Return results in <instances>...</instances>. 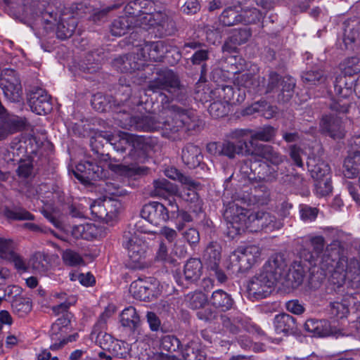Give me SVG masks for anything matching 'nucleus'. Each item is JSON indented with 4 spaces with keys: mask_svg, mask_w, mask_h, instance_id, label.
I'll list each match as a JSON object with an SVG mask.
<instances>
[{
    "mask_svg": "<svg viewBox=\"0 0 360 360\" xmlns=\"http://www.w3.org/2000/svg\"><path fill=\"white\" fill-rule=\"evenodd\" d=\"M64 263L68 266H78L84 264L82 257L77 252L72 250H66L62 255Z\"/></svg>",
    "mask_w": 360,
    "mask_h": 360,
    "instance_id": "nucleus-52",
    "label": "nucleus"
},
{
    "mask_svg": "<svg viewBox=\"0 0 360 360\" xmlns=\"http://www.w3.org/2000/svg\"><path fill=\"white\" fill-rule=\"evenodd\" d=\"M83 9V4H79L74 8H65L60 1L49 4L45 6V3L39 6V10L41 14V20L44 25V29L47 31L52 30L56 26V36L58 38L65 39L70 37L74 33L77 21L74 16L79 15L82 13H86L88 11H81Z\"/></svg>",
    "mask_w": 360,
    "mask_h": 360,
    "instance_id": "nucleus-4",
    "label": "nucleus"
},
{
    "mask_svg": "<svg viewBox=\"0 0 360 360\" xmlns=\"http://www.w3.org/2000/svg\"><path fill=\"white\" fill-rule=\"evenodd\" d=\"M198 185L190 178L189 184H181V191L178 189V193L175 196H179L184 200L190 202H198V195L196 192Z\"/></svg>",
    "mask_w": 360,
    "mask_h": 360,
    "instance_id": "nucleus-36",
    "label": "nucleus"
},
{
    "mask_svg": "<svg viewBox=\"0 0 360 360\" xmlns=\"http://www.w3.org/2000/svg\"><path fill=\"white\" fill-rule=\"evenodd\" d=\"M154 193L162 198L172 197L178 193L177 187L165 179H159L153 181Z\"/></svg>",
    "mask_w": 360,
    "mask_h": 360,
    "instance_id": "nucleus-31",
    "label": "nucleus"
},
{
    "mask_svg": "<svg viewBox=\"0 0 360 360\" xmlns=\"http://www.w3.org/2000/svg\"><path fill=\"white\" fill-rule=\"evenodd\" d=\"M12 258L8 260L13 262L15 267L20 271L25 272L30 270L29 261L25 262L16 252L12 255Z\"/></svg>",
    "mask_w": 360,
    "mask_h": 360,
    "instance_id": "nucleus-62",
    "label": "nucleus"
},
{
    "mask_svg": "<svg viewBox=\"0 0 360 360\" xmlns=\"http://www.w3.org/2000/svg\"><path fill=\"white\" fill-rule=\"evenodd\" d=\"M137 49L136 56H124L115 60L114 65L121 72H129L143 68L148 60L159 61L164 57L165 46L162 41L144 43Z\"/></svg>",
    "mask_w": 360,
    "mask_h": 360,
    "instance_id": "nucleus-7",
    "label": "nucleus"
},
{
    "mask_svg": "<svg viewBox=\"0 0 360 360\" xmlns=\"http://www.w3.org/2000/svg\"><path fill=\"white\" fill-rule=\"evenodd\" d=\"M191 117L190 112L174 105L163 106L158 117L145 115L141 117H127L124 122L121 121L124 128L143 131H162V135L172 138V134L179 131L184 126L189 125Z\"/></svg>",
    "mask_w": 360,
    "mask_h": 360,
    "instance_id": "nucleus-2",
    "label": "nucleus"
},
{
    "mask_svg": "<svg viewBox=\"0 0 360 360\" xmlns=\"http://www.w3.org/2000/svg\"><path fill=\"white\" fill-rule=\"evenodd\" d=\"M359 36V33L357 30H345L343 40L346 48H349V46L354 43Z\"/></svg>",
    "mask_w": 360,
    "mask_h": 360,
    "instance_id": "nucleus-63",
    "label": "nucleus"
},
{
    "mask_svg": "<svg viewBox=\"0 0 360 360\" xmlns=\"http://www.w3.org/2000/svg\"><path fill=\"white\" fill-rule=\"evenodd\" d=\"M302 79L309 86L321 84L327 79L326 77L319 71H307L302 74Z\"/></svg>",
    "mask_w": 360,
    "mask_h": 360,
    "instance_id": "nucleus-48",
    "label": "nucleus"
},
{
    "mask_svg": "<svg viewBox=\"0 0 360 360\" xmlns=\"http://www.w3.org/2000/svg\"><path fill=\"white\" fill-rule=\"evenodd\" d=\"M165 174L174 180H178L181 184H189L190 177L180 174L176 168L169 167L165 169Z\"/></svg>",
    "mask_w": 360,
    "mask_h": 360,
    "instance_id": "nucleus-59",
    "label": "nucleus"
},
{
    "mask_svg": "<svg viewBox=\"0 0 360 360\" xmlns=\"http://www.w3.org/2000/svg\"><path fill=\"white\" fill-rule=\"evenodd\" d=\"M252 155L261 157L274 165H278L283 162V158L275 152L272 148L267 145H261L252 149Z\"/></svg>",
    "mask_w": 360,
    "mask_h": 360,
    "instance_id": "nucleus-33",
    "label": "nucleus"
},
{
    "mask_svg": "<svg viewBox=\"0 0 360 360\" xmlns=\"http://www.w3.org/2000/svg\"><path fill=\"white\" fill-rule=\"evenodd\" d=\"M143 219L150 224L158 226L167 222L172 218L169 209L162 203L158 202H150L146 204L141 212Z\"/></svg>",
    "mask_w": 360,
    "mask_h": 360,
    "instance_id": "nucleus-18",
    "label": "nucleus"
},
{
    "mask_svg": "<svg viewBox=\"0 0 360 360\" xmlns=\"http://www.w3.org/2000/svg\"><path fill=\"white\" fill-rule=\"evenodd\" d=\"M330 285L332 286V288L335 290L334 286L330 283ZM345 290H346L345 294L344 295V297L340 302L335 301L330 303V314L331 318L333 319H335L337 320H344L345 318H347V315L349 313V305L351 303H352L356 307L357 309H360L359 303H354V302H356V300L354 299V297H355V294L352 290L347 288V287L345 285H344L343 287L340 288V290L336 289L335 291L344 292Z\"/></svg>",
    "mask_w": 360,
    "mask_h": 360,
    "instance_id": "nucleus-16",
    "label": "nucleus"
},
{
    "mask_svg": "<svg viewBox=\"0 0 360 360\" xmlns=\"http://www.w3.org/2000/svg\"><path fill=\"white\" fill-rule=\"evenodd\" d=\"M125 17L134 22L135 26L144 29L155 25L164 26L168 20L167 15L156 11L155 4L149 0H135L129 2L124 7Z\"/></svg>",
    "mask_w": 360,
    "mask_h": 360,
    "instance_id": "nucleus-6",
    "label": "nucleus"
},
{
    "mask_svg": "<svg viewBox=\"0 0 360 360\" xmlns=\"http://www.w3.org/2000/svg\"><path fill=\"white\" fill-rule=\"evenodd\" d=\"M202 265L198 259H190L184 266V278L187 281H194L201 275Z\"/></svg>",
    "mask_w": 360,
    "mask_h": 360,
    "instance_id": "nucleus-35",
    "label": "nucleus"
},
{
    "mask_svg": "<svg viewBox=\"0 0 360 360\" xmlns=\"http://www.w3.org/2000/svg\"><path fill=\"white\" fill-rule=\"evenodd\" d=\"M288 311L295 314H301L304 311V307L298 300H293L286 303Z\"/></svg>",
    "mask_w": 360,
    "mask_h": 360,
    "instance_id": "nucleus-64",
    "label": "nucleus"
},
{
    "mask_svg": "<svg viewBox=\"0 0 360 360\" xmlns=\"http://www.w3.org/2000/svg\"><path fill=\"white\" fill-rule=\"evenodd\" d=\"M207 297L202 292L189 294L186 297V302L189 307L193 309L202 307L207 302Z\"/></svg>",
    "mask_w": 360,
    "mask_h": 360,
    "instance_id": "nucleus-50",
    "label": "nucleus"
},
{
    "mask_svg": "<svg viewBox=\"0 0 360 360\" xmlns=\"http://www.w3.org/2000/svg\"><path fill=\"white\" fill-rule=\"evenodd\" d=\"M340 334L342 335L346 336H360V317L357 319L356 321H354L349 323V326L347 328L341 329Z\"/></svg>",
    "mask_w": 360,
    "mask_h": 360,
    "instance_id": "nucleus-61",
    "label": "nucleus"
},
{
    "mask_svg": "<svg viewBox=\"0 0 360 360\" xmlns=\"http://www.w3.org/2000/svg\"><path fill=\"white\" fill-rule=\"evenodd\" d=\"M233 84L239 91L236 98H234L235 91L231 85L219 86L211 94L226 104H229L231 101L233 103L243 102L245 97V89L250 93H258L260 91L259 82L248 73L235 77Z\"/></svg>",
    "mask_w": 360,
    "mask_h": 360,
    "instance_id": "nucleus-8",
    "label": "nucleus"
},
{
    "mask_svg": "<svg viewBox=\"0 0 360 360\" xmlns=\"http://www.w3.org/2000/svg\"><path fill=\"white\" fill-rule=\"evenodd\" d=\"M210 303L216 308L226 311L231 308L233 301L228 293L222 290H217L213 292L210 300Z\"/></svg>",
    "mask_w": 360,
    "mask_h": 360,
    "instance_id": "nucleus-32",
    "label": "nucleus"
},
{
    "mask_svg": "<svg viewBox=\"0 0 360 360\" xmlns=\"http://www.w3.org/2000/svg\"><path fill=\"white\" fill-rule=\"evenodd\" d=\"M6 215L8 218L18 220H31L33 219L32 214L25 210H7Z\"/></svg>",
    "mask_w": 360,
    "mask_h": 360,
    "instance_id": "nucleus-58",
    "label": "nucleus"
},
{
    "mask_svg": "<svg viewBox=\"0 0 360 360\" xmlns=\"http://www.w3.org/2000/svg\"><path fill=\"white\" fill-rule=\"evenodd\" d=\"M120 323L122 326L131 330H136L140 324V317L133 307H129L122 310L120 314Z\"/></svg>",
    "mask_w": 360,
    "mask_h": 360,
    "instance_id": "nucleus-30",
    "label": "nucleus"
},
{
    "mask_svg": "<svg viewBox=\"0 0 360 360\" xmlns=\"http://www.w3.org/2000/svg\"><path fill=\"white\" fill-rule=\"evenodd\" d=\"M241 20V15H238L237 12L229 8L224 11L220 16V21L225 26H232Z\"/></svg>",
    "mask_w": 360,
    "mask_h": 360,
    "instance_id": "nucleus-51",
    "label": "nucleus"
},
{
    "mask_svg": "<svg viewBox=\"0 0 360 360\" xmlns=\"http://www.w3.org/2000/svg\"><path fill=\"white\" fill-rule=\"evenodd\" d=\"M179 340L173 335H165L160 342V348L169 353L167 354H173L179 347Z\"/></svg>",
    "mask_w": 360,
    "mask_h": 360,
    "instance_id": "nucleus-49",
    "label": "nucleus"
},
{
    "mask_svg": "<svg viewBox=\"0 0 360 360\" xmlns=\"http://www.w3.org/2000/svg\"><path fill=\"white\" fill-rule=\"evenodd\" d=\"M149 88L153 92L158 90H165L169 94L168 96L172 99H180L179 95L182 92L177 77L174 72L169 70L163 71L158 78L150 84ZM160 96L163 101V98L167 97V95L160 94Z\"/></svg>",
    "mask_w": 360,
    "mask_h": 360,
    "instance_id": "nucleus-13",
    "label": "nucleus"
},
{
    "mask_svg": "<svg viewBox=\"0 0 360 360\" xmlns=\"http://www.w3.org/2000/svg\"><path fill=\"white\" fill-rule=\"evenodd\" d=\"M220 248L216 243H210L206 248L204 258L207 261L210 268H215L218 266L220 259Z\"/></svg>",
    "mask_w": 360,
    "mask_h": 360,
    "instance_id": "nucleus-41",
    "label": "nucleus"
},
{
    "mask_svg": "<svg viewBox=\"0 0 360 360\" xmlns=\"http://www.w3.org/2000/svg\"><path fill=\"white\" fill-rule=\"evenodd\" d=\"M70 319L68 314L58 318L53 323L51 328V338L53 340L58 341V342H56L50 346L52 350L58 349L68 342H74L78 338L77 333H74L67 338L65 337V335L70 331Z\"/></svg>",
    "mask_w": 360,
    "mask_h": 360,
    "instance_id": "nucleus-15",
    "label": "nucleus"
},
{
    "mask_svg": "<svg viewBox=\"0 0 360 360\" xmlns=\"http://www.w3.org/2000/svg\"><path fill=\"white\" fill-rule=\"evenodd\" d=\"M1 86L5 97L12 102L20 101L22 94L20 82L16 77H2Z\"/></svg>",
    "mask_w": 360,
    "mask_h": 360,
    "instance_id": "nucleus-21",
    "label": "nucleus"
},
{
    "mask_svg": "<svg viewBox=\"0 0 360 360\" xmlns=\"http://www.w3.org/2000/svg\"><path fill=\"white\" fill-rule=\"evenodd\" d=\"M323 131L328 132L333 139H340L344 136V130L339 120L330 116H325L321 122Z\"/></svg>",
    "mask_w": 360,
    "mask_h": 360,
    "instance_id": "nucleus-26",
    "label": "nucleus"
},
{
    "mask_svg": "<svg viewBox=\"0 0 360 360\" xmlns=\"http://www.w3.org/2000/svg\"><path fill=\"white\" fill-rule=\"evenodd\" d=\"M315 191L320 196H325L330 193L332 191L330 177L316 181Z\"/></svg>",
    "mask_w": 360,
    "mask_h": 360,
    "instance_id": "nucleus-54",
    "label": "nucleus"
},
{
    "mask_svg": "<svg viewBox=\"0 0 360 360\" xmlns=\"http://www.w3.org/2000/svg\"><path fill=\"white\" fill-rule=\"evenodd\" d=\"M274 129L270 126H266L262 129L261 130L252 134L250 136V140L249 141V142H248V143L251 149H254L255 147L260 146L262 145L257 144L255 143L256 140L268 141L274 137Z\"/></svg>",
    "mask_w": 360,
    "mask_h": 360,
    "instance_id": "nucleus-39",
    "label": "nucleus"
},
{
    "mask_svg": "<svg viewBox=\"0 0 360 360\" xmlns=\"http://www.w3.org/2000/svg\"><path fill=\"white\" fill-rule=\"evenodd\" d=\"M100 232V229L94 224L86 223L74 226L71 233L77 239L91 240L98 236Z\"/></svg>",
    "mask_w": 360,
    "mask_h": 360,
    "instance_id": "nucleus-24",
    "label": "nucleus"
},
{
    "mask_svg": "<svg viewBox=\"0 0 360 360\" xmlns=\"http://www.w3.org/2000/svg\"><path fill=\"white\" fill-rule=\"evenodd\" d=\"M29 268L35 273L42 274L46 272L49 269V262L46 257L41 253L34 254L29 259Z\"/></svg>",
    "mask_w": 360,
    "mask_h": 360,
    "instance_id": "nucleus-37",
    "label": "nucleus"
},
{
    "mask_svg": "<svg viewBox=\"0 0 360 360\" xmlns=\"http://www.w3.org/2000/svg\"><path fill=\"white\" fill-rule=\"evenodd\" d=\"M107 141L113 148L120 153L128 152L129 155L139 160L144 155L143 139L134 134L118 131L114 134L108 135Z\"/></svg>",
    "mask_w": 360,
    "mask_h": 360,
    "instance_id": "nucleus-9",
    "label": "nucleus"
},
{
    "mask_svg": "<svg viewBox=\"0 0 360 360\" xmlns=\"http://www.w3.org/2000/svg\"><path fill=\"white\" fill-rule=\"evenodd\" d=\"M15 244L10 238H0V257L4 259L12 258L15 252Z\"/></svg>",
    "mask_w": 360,
    "mask_h": 360,
    "instance_id": "nucleus-47",
    "label": "nucleus"
},
{
    "mask_svg": "<svg viewBox=\"0 0 360 360\" xmlns=\"http://www.w3.org/2000/svg\"><path fill=\"white\" fill-rule=\"evenodd\" d=\"M210 98L212 99H216L209 107V112L212 117L217 118L223 117L228 113L229 104H226L221 99L213 96V95H211Z\"/></svg>",
    "mask_w": 360,
    "mask_h": 360,
    "instance_id": "nucleus-43",
    "label": "nucleus"
},
{
    "mask_svg": "<svg viewBox=\"0 0 360 360\" xmlns=\"http://www.w3.org/2000/svg\"><path fill=\"white\" fill-rule=\"evenodd\" d=\"M20 178H28L32 173V165L30 161H21L17 169Z\"/></svg>",
    "mask_w": 360,
    "mask_h": 360,
    "instance_id": "nucleus-60",
    "label": "nucleus"
},
{
    "mask_svg": "<svg viewBox=\"0 0 360 360\" xmlns=\"http://www.w3.org/2000/svg\"><path fill=\"white\" fill-rule=\"evenodd\" d=\"M159 282L153 278L138 279L130 285L129 292L136 300L146 301L160 293Z\"/></svg>",
    "mask_w": 360,
    "mask_h": 360,
    "instance_id": "nucleus-17",
    "label": "nucleus"
},
{
    "mask_svg": "<svg viewBox=\"0 0 360 360\" xmlns=\"http://www.w3.org/2000/svg\"><path fill=\"white\" fill-rule=\"evenodd\" d=\"M319 265L326 275L330 274L329 283L335 290H340L345 285L354 292V303L359 302L360 305V263L357 259L348 260L340 255V248L334 244L327 248Z\"/></svg>",
    "mask_w": 360,
    "mask_h": 360,
    "instance_id": "nucleus-1",
    "label": "nucleus"
},
{
    "mask_svg": "<svg viewBox=\"0 0 360 360\" xmlns=\"http://www.w3.org/2000/svg\"><path fill=\"white\" fill-rule=\"evenodd\" d=\"M281 84L282 86V94L279 96V99L283 102H286L292 96L295 81L292 77L288 76L282 79Z\"/></svg>",
    "mask_w": 360,
    "mask_h": 360,
    "instance_id": "nucleus-46",
    "label": "nucleus"
},
{
    "mask_svg": "<svg viewBox=\"0 0 360 360\" xmlns=\"http://www.w3.org/2000/svg\"><path fill=\"white\" fill-rule=\"evenodd\" d=\"M98 342L104 350H108L118 358L126 359L130 355L129 345L124 341L115 340L109 334L98 335Z\"/></svg>",
    "mask_w": 360,
    "mask_h": 360,
    "instance_id": "nucleus-19",
    "label": "nucleus"
},
{
    "mask_svg": "<svg viewBox=\"0 0 360 360\" xmlns=\"http://www.w3.org/2000/svg\"><path fill=\"white\" fill-rule=\"evenodd\" d=\"M185 253V248L182 246H179L176 241L174 244L171 253L169 252L165 243L161 242L155 253V260L171 264L174 262L172 255L181 257L184 256Z\"/></svg>",
    "mask_w": 360,
    "mask_h": 360,
    "instance_id": "nucleus-23",
    "label": "nucleus"
},
{
    "mask_svg": "<svg viewBox=\"0 0 360 360\" xmlns=\"http://www.w3.org/2000/svg\"><path fill=\"white\" fill-rule=\"evenodd\" d=\"M110 205L117 206L120 205V203L117 200H111L110 199H105L101 205V202H94L90 206V209L91 210V213L94 214L96 216L103 218L104 216H107L108 212H106L107 208Z\"/></svg>",
    "mask_w": 360,
    "mask_h": 360,
    "instance_id": "nucleus-44",
    "label": "nucleus"
},
{
    "mask_svg": "<svg viewBox=\"0 0 360 360\" xmlns=\"http://www.w3.org/2000/svg\"><path fill=\"white\" fill-rule=\"evenodd\" d=\"M307 167L315 181L330 177L329 165L322 160L316 161L314 159H310L307 162Z\"/></svg>",
    "mask_w": 360,
    "mask_h": 360,
    "instance_id": "nucleus-27",
    "label": "nucleus"
},
{
    "mask_svg": "<svg viewBox=\"0 0 360 360\" xmlns=\"http://www.w3.org/2000/svg\"><path fill=\"white\" fill-rule=\"evenodd\" d=\"M176 227L179 231H181L184 227V224L192 221V217L184 210H178L174 215Z\"/></svg>",
    "mask_w": 360,
    "mask_h": 360,
    "instance_id": "nucleus-56",
    "label": "nucleus"
},
{
    "mask_svg": "<svg viewBox=\"0 0 360 360\" xmlns=\"http://www.w3.org/2000/svg\"><path fill=\"white\" fill-rule=\"evenodd\" d=\"M28 103L33 112L37 115L46 114L51 110L50 97L44 89H38L30 94Z\"/></svg>",
    "mask_w": 360,
    "mask_h": 360,
    "instance_id": "nucleus-20",
    "label": "nucleus"
},
{
    "mask_svg": "<svg viewBox=\"0 0 360 360\" xmlns=\"http://www.w3.org/2000/svg\"><path fill=\"white\" fill-rule=\"evenodd\" d=\"M201 150L199 147L188 144L182 150V160L189 167L194 168L201 162Z\"/></svg>",
    "mask_w": 360,
    "mask_h": 360,
    "instance_id": "nucleus-25",
    "label": "nucleus"
},
{
    "mask_svg": "<svg viewBox=\"0 0 360 360\" xmlns=\"http://www.w3.org/2000/svg\"><path fill=\"white\" fill-rule=\"evenodd\" d=\"M200 347L197 342H192L181 353L167 354L162 352L152 354L146 352V354H141L142 356L139 360H204L206 354Z\"/></svg>",
    "mask_w": 360,
    "mask_h": 360,
    "instance_id": "nucleus-10",
    "label": "nucleus"
},
{
    "mask_svg": "<svg viewBox=\"0 0 360 360\" xmlns=\"http://www.w3.org/2000/svg\"><path fill=\"white\" fill-rule=\"evenodd\" d=\"M250 131L248 129H236L231 132L230 137L236 141V143L230 141H224L221 143V155L230 159L234 158L237 155H249L252 153L248 142L245 140L248 136Z\"/></svg>",
    "mask_w": 360,
    "mask_h": 360,
    "instance_id": "nucleus-12",
    "label": "nucleus"
},
{
    "mask_svg": "<svg viewBox=\"0 0 360 360\" xmlns=\"http://www.w3.org/2000/svg\"><path fill=\"white\" fill-rule=\"evenodd\" d=\"M342 72L348 76L360 72V56L349 57L346 58L340 65Z\"/></svg>",
    "mask_w": 360,
    "mask_h": 360,
    "instance_id": "nucleus-40",
    "label": "nucleus"
},
{
    "mask_svg": "<svg viewBox=\"0 0 360 360\" xmlns=\"http://www.w3.org/2000/svg\"><path fill=\"white\" fill-rule=\"evenodd\" d=\"M256 112L260 113L266 119H270L276 115V108L269 105L265 101H258L244 110V115H252Z\"/></svg>",
    "mask_w": 360,
    "mask_h": 360,
    "instance_id": "nucleus-29",
    "label": "nucleus"
},
{
    "mask_svg": "<svg viewBox=\"0 0 360 360\" xmlns=\"http://www.w3.org/2000/svg\"><path fill=\"white\" fill-rule=\"evenodd\" d=\"M286 264L280 255H274L264 264L259 273L254 276L249 281L248 291L255 299L268 297L274 286L285 274Z\"/></svg>",
    "mask_w": 360,
    "mask_h": 360,
    "instance_id": "nucleus-5",
    "label": "nucleus"
},
{
    "mask_svg": "<svg viewBox=\"0 0 360 360\" xmlns=\"http://www.w3.org/2000/svg\"><path fill=\"white\" fill-rule=\"evenodd\" d=\"M335 91L338 94V98L337 102L332 105V109L339 112H347L349 108V102L343 101L341 100V98H346L348 97L350 94H352V90L350 88H342L336 82L335 84Z\"/></svg>",
    "mask_w": 360,
    "mask_h": 360,
    "instance_id": "nucleus-34",
    "label": "nucleus"
},
{
    "mask_svg": "<svg viewBox=\"0 0 360 360\" xmlns=\"http://www.w3.org/2000/svg\"><path fill=\"white\" fill-rule=\"evenodd\" d=\"M261 249L257 245L240 247L230 256L232 267L240 271H245L251 269L260 260Z\"/></svg>",
    "mask_w": 360,
    "mask_h": 360,
    "instance_id": "nucleus-11",
    "label": "nucleus"
},
{
    "mask_svg": "<svg viewBox=\"0 0 360 360\" xmlns=\"http://www.w3.org/2000/svg\"><path fill=\"white\" fill-rule=\"evenodd\" d=\"M226 221L228 234L233 237L248 229L256 232L262 229L273 231L279 229L283 224L269 213L259 211L248 215V212L235 203L230 204L224 212Z\"/></svg>",
    "mask_w": 360,
    "mask_h": 360,
    "instance_id": "nucleus-3",
    "label": "nucleus"
},
{
    "mask_svg": "<svg viewBox=\"0 0 360 360\" xmlns=\"http://www.w3.org/2000/svg\"><path fill=\"white\" fill-rule=\"evenodd\" d=\"M13 311L18 316L22 317L32 310V302L28 298L15 297L11 304Z\"/></svg>",
    "mask_w": 360,
    "mask_h": 360,
    "instance_id": "nucleus-42",
    "label": "nucleus"
},
{
    "mask_svg": "<svg viewBox=\"0 0 360 360\" xmlns=\"http://www.w3.org/2000/svg\"><path fill=\"white\" fill-rule=\"evenodd\" d=\"M275 320L277 329L283 332L288 331V330L292 328L294 326V319L288 314H283L277 315Z\"/></svg>",
    "mask_w": 360,
    "mask_h": 360,
    "instance_id": "nucleus-53",
    "label": "nucleus"
},
{
    "mask_svg": "<svg viewBox=\"0 0 360 360\" xmlns=\"http://www.w3.org/2000/svg\"><path fill=\"white\" fill-rule=\"evenodd\" d=\"M240 15V22L245 24L255 23L262 18V13L255 8L244 11Z\"/></svg>",
    "mask_w": 360,
    "mask_h": 360,
    "instance_id": "nucleus-55",
    "label": "nucleus"
},
{
    "mask_svg": "<svg viewBox=\"0 0 360 360\" xmlns=\"http://www.w3.org/2000/svg\"><path fill=\"white\" fill-rule=\"evenodd\" d=\"M124 245L128 251L131 267L136 269L145 267V259L148 249L145 236L136 233L127 239Z\"/></svg>",
    "mask_w": 360,
    "mask_h": 360,
    "instance_id": "nucleus-14",
    "label": "nucleus"
},
{
    "mask_svg": "<svg viewBox=\"0 0 360 360\" xmlns=\"http://www.w3.org/2000/svg\"><path fill=\"white\" fill-rule=\"evenodd\" d=\"M75 175L79 180L84 179L96 180L104 176L101 167L89 161L77 164Z\"/></svg>",
    "mask_w": 360,
    "mask_h": 360,
    "instance_id": "nucleus-22",
    "label": "nucleus"
},
{
    "mask_svg": "<svg viewBox=\"0 0 360 360\" xmlns=\"http://www.w3.org/2000/svg\"><path fill=\"white\" fill-rule=\"evenodd\" d=\"M324 323L321 320L309 319L304 323V329L314 336H323L326 333Z\"/></svg>",
    "mask_w": 360,
    "mask_h": 360,
    "instance_id": "nucleus-45",
    "label": "nucleus"
},
{
    "mask_svg": "<svg viewBox=\"0 0 360 360\" xmlns=\"http://www.w3.org/2000/svg\"><path fill=\"white\" fill-rule=\"evenodd\" d=\"M301 219L305 222H311L314 221L316 217L318 211L316 208H313L307 205H302L300 207Z\"/></svg>",
    "mask_w": 360,
    "mask_h": 360,
    "instance_id": "nucleus-57",
    "label": "nucleus"
},
{
    "mask_svg": "<svg viewBox=\"0 0 360 360\" xmlns=\"http://www.w3.org/2000/svg\"><path fill=\"white\" fill-rule=\"evenodd\" d=\"M309 269L306 264H302L301 261H295L289 269L288 280L291 281L292 287H298L303 281L305 272Z\"/></svg>",
    "mask_w": 360,
    "mask_h": 360,
    "instance_id": "nucleus-28",
    "label": "nucleus"
},
{
    "mask_svg": "<svg viewBox=\"0 0 360 360\" xmlns=\"http://www.w3.org/2000/svg\"><path fill=\"white\" fill-rule=\"evenodd\" d=\"M132 26H135L132 20L122 16L113 22L110 31L112 35L120 37L126 34Z\"/></svg>",
    "mask_w": 360,
    "mask_h": 360,
    "instance_id": "nucleus-38",
    "label": "nucleus"
}]
</instances>
